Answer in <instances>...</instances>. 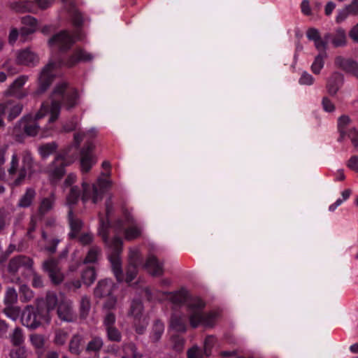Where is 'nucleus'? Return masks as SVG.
<instances>
[{"mask_svg":"<svg viewBox=\"0 0 358 358\" xmlns=\"http://www.w3.org/2000/svg\"><path fill=\"white\" fill-rule=\"evenodd\" d=\"M3 313L12 320L15 321L20 316V308L17 306H6L3 309Z\"/></svg>","mask_w":358,"mask_h":358,"instance_id":"obj_46","label":"nucleus"},{"mask_svg":"<svg viewBox=\"0 0 358 358\" xmlns=\"http://www.w3.org/2000/svg\"><path fill=\"white\" fill-rule=\"evenodd\" d=\"M68 220L71 228V232L69 234V236L70 238H74L81 230L83 227V222L74 215L71 209L69 211Z\"/></svg>","mask_w":358,"mask_h":358,"instance_id":"obj_26","label":"nucleus"},{"mask_svg":"<svg viewBox=\"0 0 358 358\" xmlns=\"http://www.w3.org/2000/svg\"><path fill=\"white\" fill-rule=\"evenodd\" d=\"M358 15V0H352V1L345 5L342 9L338 10L336 21L340 23L344 21L349 15Z\"/></svg>","mask_w":358,"mask_h":358,"instance_id":"obj_22","label":"nucleus"},{"mask_svg":"<svg viewBox=\"0 0 358 358\" xmlns=\"http://www.w3.org/2000/svg\"><path fill=\"white\" fill-rule=\"evenodd\" d=\"M48 275H49L52 282L54 283L55 285L60 284L64 280V275L60 271V268L55 271L53 273L48 274Z\"/></svg>","mask_w":358,"mask_h":358,"instance_id":"obj_55","label":"nucleus"},{"mask_svg":"<svg viewBox=\"0 0 358 358\" xmlns=\"http://www.w3.org/2000/svg\"><path fill=\"white\" fill-rule=\"evenodd\" d=\"M36 195V191L32 187H27L25 189L24 193L20 196L17 206L20 208H28L29 207L35 199Z\"/></svg>","mask_w":358,"mask_h":358,"instance_id":"obj_28","label":"nucleus"},{"mask_svg":"<svg viewBox=\"0 0 358 358\" xmlns=\"http://www.w3.org/2000/svg\"><path fill=\"white\" fill-rule=\"evenodd\" d=\"M145 268L152 276H160L164 273V262H159L153 255L148 256Z\"/></svg>","mask_w":358,"mask_h":358,"instance_id":"obj_20","label":"nucleus"},{"mask_svg":"<svg viewBox=\"0 0 358 358\" xmlns=\"http://www.w3.org/2000/svg\"><path fill=\"white\" fill-rule=\"evenodd\" d=\"M67 337V332L62 329H58L55 331L54 342L56 345H63L66 343Z\"/></svg>","mask_w":358,"mask_h":358,"instance_id":"obj_53","label":"nucleus"},{"mask_svg":"<svg viewBox=\"0 0 358 358\" xmlns=\"http://www.w3.org/2000/svg\"><path fill=\"white\" fill-rule=\"evenodd\" d=\"M124 214L127 223L132 224V226L128 227L124 231L125 239L131 241L141 236L142 233L141 227L137 224H134V218L129 213L124 212Z\"/></svg>","mask_w":358,"mask_h":358,"instance_id":"obj_23","label":"nucleus"},{"mask_svg":"<svg viewBox=\"0 0 358 358\" xmlns=\"http://www.w3.org/2000/svg\"><path fill=\"white\" fill-rule=\"evenodd\" d=\"M343 82V76L342 74L334 72L327 81V90L331 95H335L341 87Z\"/></svg>","mask_w":358,"mask_h":358,"instance_id":"obj_25","label":"nucleus"},{"mask_svg":"<svg viewBox=\"0 0 358 358\" xmlns=\"http://www.w3.org/2000/svg\"><path fill=\"white\" fill-rule=\"evenodd\" d=\"M22 23L24 27L20 30L22 36H27L34 33L37 26V20L30 15L24 16L22 18Z\"/></svg>","mask_w":358,"mask_h":358,"instance_id":"obj_27","label":"nucleus"},{"mask_svg":"<svg viewBox=\"0 0 358 358\" xmlns=\"http://www.w3.org/2000/svg\"><path fill=\"white\" fill-rule=\"evenodd\" d=\"M94 145L87 142L80 151V164L82 173H88L96 163V158L93 154Z\"/></svg>","mask_w":358,"mask_h":358,"instance_id":"obj_12","label":"nucleus"},{"mask_svg":"<svg viewBox=\"0 0 358 358\" xmlns=\"http://www.w3.org/2000/svg\"><path fill=\"white\" fill-rule=\"evenodd\" d=\"M80 196V190L78 186L73 185L71 187L69 193L66 195L68 205H75Z\"/></svg>","mask_w":358,"mask_h":358,"instance_id":"obj_39","label":"nucleus"},{"mask_svg":"<svg viewBox=\"0 0 358 358\" xmlns=\"http://www.w3.org/2000/svg\"><path fill=\"white\" fill-rule=\"evenodd\" d=\"M26 350L24 348H18L15 350H12L10 352L11 358H22L24 357Z\"/></svg>","mask_w":358,"mask_h":358,"instance_id":"obj_63","label":"nucleus"},{"mask_svg":"<svg viewBox=\"0 0 358 358\" xmlns=\"http://www.w3.org/2000/svg\"><path fill=\"white\" fill-rule=\"evenodd\" d=\"M62 241L60 227L54 221H47L41 231V250L49 255L56 253L57 245Z\"/></svg>","mask_w":358,"mask_h":358,"instance_id":"obj_6","label":"nucleus"},{"mask_svg":"<svg viewBox=\"0 0 358 358\" xmlns=\"http://www.w3.org/2000/svg\"><path fill=\"white\" fill-rule=\"evenodd\" d=\"M325 40H331L334 47L338 48L346 45L347 35L345 31L343 28H338L332 34L327 33L324 35Z\"/></svg>","mask_w":358,"mask_h":358,"instance_id":"obj_21","label":"nucleus"},{"mask_svg":"<svg viewBox=\"0 0 358 358\" xmlns=\"http://www.w3.org/2000/svg\"><path fill=\"white\" fill-rule=\"evenodd\" d=\"M307 38L310 41H317L320 37V34L318 29L315 28H310L306 32Z\"/></svg>","mask_w":358,"mask_h":358,"instance_id":"obj_62","label":"nucleus"},{"mask_svg":"<svg viewBox=\"0 0 358 358\" xmlns=\"http://www.w3.org/2000/svg\"><path fill=\"white\" fill-rule=\"evenodd\" d=\"M22 110V105L12 101L10 104V109L8 115V120L9 121H12L21 113Z\"/></svg>","mask_w":358,"mask_h":358,"instance_id":"obj_47","label":"nucleus"},{"mask_svg":"<svg viewBox=\"0 0 358 358\" xmlns=\"http://www.w3.org/2000/svg\"><path fill=\"white\" fill-rule=\"evenodd\" d=\"M78 127V122L76 117L72 118L70 121L63 125V131L70 132L75 130Z\"/></svg>","mask_w":358,"mask_h":358,"instance_id":"obj_60","label":"nucleus"},{"mask_svg":"<svg viewBox=\"0 0 358 358\" xmlns=\"http://www.w3.org/2000/svg\"><path fill=\"white\" fill-rule=\"evenodd\" d=\"M57 315L59 318L64 322H73L75 320V315L71 303L67 300L59 301L57 308Z\"/></svg>","mask_w":358,"mask_h":358,"instance_id":"obj_18","label":"nucleus"},{"mask_svg":"<svg viewBox=\"0 0 358 358\" xmlns=\"http://www.w3.org/2000/svg\"><path fill=\"white\" fill-rule=\"evenodd\" d=\"M215 342V338L212 336H207L204 341V353L206 356H209L210 355V350L212 347L213 346L214 343Z\"/></svg>","mask_w":358,"mask_h":358,"instance_id":"obj_56","label":"nucleus"},{"mask_svg":"<svg viewBox=\"0 0 358 358\" xmlns=\"http://www.w3.org/2000/svg\"><path fill=\"white\" fill-rule=\"evenodd\" d=\"M93 59L94 55L92 53L87 52L84 49L77 48L65 62H63V64L68 68H72L80 62H88L92 61Z\"/></svg>","mask_w":358,"mask_h":358,"instance_id":"obj_14","label":"nucleus"},{"mask_svg":"<svg viewBox=\"0 0 358 358\" xmlns=\"http://www.w3.org/2000/svg\"><path fill=\"white\" fill-rule=\"evenodd\" d=\"M3 301L6 306H12L17 303V293L15 288H7Z\"/></svg>","mask_w":358,"mask_h":358,"instance_id":"obj_41","label":"nucleus"},{"mask_svg":"<svg viewBox=\"0 0 358 358\" xmlns=\"http://www.w3.org/2000/svg\"><path fill=\"white\" fill-rule=\"evenodd\" d=\"M55 200V192H52L48 197L42 199L39 206L40 213L41 214H45L50 211L53 208Z\"/></svg>","mask_w":358,"mask_h":358,"instance_id":"obj_33","label":"nucleus"},{"mask_svg":"<svg viewBox=\"0 0 358 358\" xmlns=\"http://www.w3.org/2000/svg\"><path fill=\"white\" fill-rule=\"evenodd\" d=\"M12 8L17 13H35V3L29 1L15 2L12 4Z\"/></svg>","mask_w":358,"mask_h":358,"instance_id":"obj_30","label":"nucleus"},{"mask_svg":"<svg viewBox=\"0 0 358 358\" xmlns=\"http://www.w3.org/2000/svg\"><path fill=\"white\" fill-rule=\"evenodd\" d=\"M64 158L61 156H57L54 161L49 165L47 171L48 178L51 185L56 186L59 180L66 173Z\"/></svg>","mask_w":358,"mask_h":358,"instance_id":"obj_11","label":"nucleus"},{"mask_svg":"<svg viewBox=\"0 0 358 358\" xmlns=\"http://www.w3.org/2000/svg\"><path fill=\"white\" fill-rule=\"evenodd\" d=\"M31 345L36 349H43L45 345V336L39 334H34L30 335L29 337Z\"/></svg>","mask_w":358,"mask_h":358,"instance_id":"obj_44","label":"nucleus"},{"mask_svg":"<svg viewBox=\"0 0 358 358\" xmlns=\"http://www.w3.org/2000/svg\"><path fill=\"white\" fill-rule=\"evenodd\" d=\"M85 133L84 131H78L73 135V145L78 149L81 142L85 139Z\"/></svg>","mask_w":358,"mask_h":358,"instance_id":"obj_61","label":"nucleus"},{"mask_svg":"<svg viewBox=\"0 0 358 358\" xmlns=\"http://www.w3.org/2000/svg\"><path fill=\"white\" fill-rule=\"evenodd\" d=\"M143 309V306L141 301L134 300L131 306L130 313L134 317H138L141 315Z\"/></svg>","mask_w":358,"mask_h":358,"instance_id":"obj_51","label":"nucleus"},{"mask_svg":"<svg viewBox=\"0 0 358 358\" xmlns=\"http://www.w3.org/2000/svg\"><path fill=\"white\" fill-rule=\"evenodd\" d=\"M170 327L176 331L185 332L186 324L182 317L178 315H173L171 318Z\"/></svg>","mask_w":358,"mask_h":358,"instance_id":"obj_35","label":"nucleus"},{"mask_svg":"<svg viewBox=\"0 0 358 358\" xmlns=\"http://www.w3.org/2000/svg\"><path fill=\"white\" fill-rule=\"evenodd\" d=\"M347 166L349 169L358 173V157L352 156L348 160Z\"/></svg>","mask_w":358,"mask_h":358,"instance_id":"obj_64","label":"nucleus"},{"mask_svg":"<svg viewBox=\"0 0 358 358\" xmlns=\"http://www.w3.org/2000/svg\"><path fill=\"white\" fill-rule=\"evenodd\" d=\"M32 266L33 260L31 258L20 255L12 258L9 261L8 271L14 274L22 268L31 270Z\"/></svg>","mask_w":358,"mask_h":358,"instance_id":"obj_16","label":"nucleus"},{"mask_svg":"<svg viewBox=\"0 0 358 358\" xmlns=\"http://www.w3.org/2000/svg\"><path fill=\"white\" fill-rule=\"evenodd\" d=\"M116 317L114 313H108L103 320V326L106 331L108 341L120 343L122 341V334L115 327Z\"/></svg>","mask_w":358,"mask_h":358,"instance_id":"obj_13","label":"nucleus"},{"mask_svg":"<svg viewBox=\"0 0 358 358\" xmlns=\"http://www.w3.org/2000/svg\"><path fill=\"white\" fill-rule=\"evenodd\" d=\"M115 288V285L111 280L106 279L99 282L94 289L96 297L102 298L110 296Z\"/></svg>","mask_w":358,"mask_h":358,"instance_id":"obj_24","label":"nucleus"},{"mask_svg":"<svg viewBox=\"0 0 358 358\" xmlns=\"http://www.w3.org/2000/svg\"><path fill=\"white\" fill-rule=\"evenodd\" d=\"M104 342L101 336H93L85 347L87 353H99L103 348Z\"/></svg>","mask_w":358,"mask_h":358,"instance_id":"obj_29","label":"nucleus"},{"mask_svg":"<svg viewBox=\"0 0 358 358\" xmlns=\"http://www.w3.org/2000/svg\"><path fill=\"white\" fill-rule=\"evenodd\" d=\"M164 324L159 320H156L152 327L150 335V340L155 343L158 342L164 332Z\"/></svg>","mask_w":358,"mask_h":358,"instance_id":"obj_32","label":"nucleus"},{"mask_svg":"<svg viewBox=\"0 0 358 358\" xmlns=\"http://www.w3.org/2000/svg\"><path fill=\"white\" fill-rule=\"evenodd\" d=\"M10 340L12 343L15 345H21L24 341V336L22 330L20 327H16L10 336Z\"/></svg>","mask_w":358,"mask_h":358,"instance_id":"obj_50","label":"nucleus"},{"mask_svg":"<svg viewBox=\"0 0 358 358\" xmlns=\"http://www.w3.org/2000/svg\"><path fill=\"white\" fill-rule=\"evenodd\" d=\"M28 80L27 76H20L17 78L8 88L4 92V95L15 96L17 99H22L27 96V92L22 90L23 86Z\"/></svg>","mask_w":358,"mask_h":358,"instance_id":"obj_15","label":"nucleus"},{"mask_svg":"<svg viewBox=\"0 0 358 358\" xmlns=\"http://www.w3.org/2000/svg\"><path fill=\"white\" fill-rule=\"evenodd\" d=\"M91 308V303L90 298L84 296L81 298L80 305V317L82 318H86L89 315L90 310Z\"/></svg>","mask_w":358,"mask_h":358,"instance_id":"obj_45","label":"nucleus"},{"mask_svg":"<svg viewBox=\"0 0 358 358\" xmlns=\"http://www.w3.org/2000/svg\"><path fill=\"white\" fill-rule=\"evenodd\" d=\"M326 52H321L317 55L313 63L311 65V70L315 74H319L324 67V59L327 57Z\"/></svg>","mask_w":358,"mask_h":358,"instance_id":"obj_36","label":"nucleus"},{"mask_svg":"<svg viewBox=\"0 0 358 358\" xmlns=\"http://www.w3.org/2000/svg\"><path fill=\"white\" fill-rule=\"evenodd\" d=\"M45 308H43L50 314V311L55 309L58 303L57 295L55 293L49 292L45 299Z\"/></svg>","mask_w":358,"mask_h":358,"instance_id":"obj_42","label":"nucleus"},{"mask_svg":"<svg viewBox=\"0 0 358 358\" xmlns=\"http://www.w3.org/2000/svg\"><path fill=\"white\" fill-rule=\"evenodd\" d=\"M96 272L93 267H87L81 274L83 282L85 285L90 286L96 280Z\"/></svg>","mask_w":358,"mask_h":358,"instance_id":"obj_37","label":"nucleus"},{"mask_svg":"<svg viewBox=\"0 0 358 358\" xmlns=\"http://www.w3.org/2000/svg\"><path fill=\"white\" fill-rule=\"evenodd\" d=\"M81 39L82 36L79 34L73 37L68 31L63 30L50 38L48 45L51 48H57L61 52H66L71 49L76 40Z\"/></svg>","mask_w":358,"mask_h":358,"instance_id":"obj_9","label":"nucleus"},{"mask_svg":"<svg viewBox=\"0 0 358 358\" xmlns=\"http://www.w3.org/2000/svg\"><path fill=\"white\" fill-rule=\"evenodd\" d=\"M84 341V338L82 335L76 334L73 335L71 337L69 345V352L72 354L78 355L81 352L82 345Z\"/></svg>","mask_w":358,"mask_h":358,"instance_id":"obj_31","label":"nucleus"},{"mask_svg":"<svg viewBox=\"0 0 358 358\" xmlns=\"http://www.w3.org/2000/svg\"><path fill=\"white\" fill-rule=\"evenodd\" d=\"M57 148V145L55 142H50L43 144L38 147V152L43 158H46L53 154Z\"/></svg>","mask_w":358,"mask_h":358,"instance_id":"obj_38","label":"nucleus"},{"mask_svg":"<svg viewBox=\"0 0 358 358\" xmlns=\"http://www.w3.org/2000/svg\"><path fill=\"white\" fill-rule=\"evenodd\" d=\"M52 101L49 111L50 117L48 122H54L59 117L61 109V103L55 100L57 96H61L64 104L67 110H71L79 103V94L76 88L70 87L69 83L65 81L58 83L52 91Z\"/></svg>","mask_w":358,"mask_h":358,"instance_id":"obj_2","label":"nucleus"},{"mask_svg":"<svg viewBox=\"0 0 358 358\" xmlns=\"http://www.w3.org/2000/svg\"><path fill=\"white\" fill-rule=\"evenodd\" d=\"M111 185V181L108 179L98 178L96 184L90 185L83 181L82 182L83 194L82 201L85 203L92 201L93 203H97L103 199L105 191Z\"/></svg>","mask_w":358,"mask_h":358,"instance_id":"obj_7","label":"nucleus"},{"mask_svg":"<svg viewBox=\"0 0 358 358\" xmlns=\"http://www.w3.org/2000/svg\"><path fill=\"white\" fill-rule=\"evenodd\" d=\"M36 301V307L31 305L27 306L21 317L22 324L31 330L48 325L51 321L50 314L41 306L43 300L37 299Z\"/></svg>","mask_w":358,"mask_h":358,"instance_id":"obj_4","label":"nucleus"},{"mask_svg":"<svg viewBox=\"0 0 358 358\" xmlns=\"http://www.w3.org/2000/svg\"><path fill=\"white\" fill-rule=\"evenodd\" d=\"M64 66L63 61L54 62L50 60L41 71L38 82V87L35 92L36 95L44 93L51 85L57 76V70Z\"/></svg>","mask_w":358,"mask_h":358,"instance_id":"obj_8","label":"nucleus"},{"mask_svg":"<svg viewBox=\"0 0 358 358\" xmlns=\"http://www.w3.org/2000/svg\"><path fill=\"white\" fill-rule=\"evenodd\" d=\"M100 252L101 250L99 248L96 246L92 247L88 251L84 262L94 263L97 260L98 257L100 255Z\"/></svg>","mask_w":358,"mask_h":358,"instance_id":"obj_48","label":"nucleus"},{"mask_svg":"<svg viewBox=\"0 0 358 358\" xmlns=\"http://www.w3.org/2000/svg\"><path fill=\"white\" fill-rule=\"evenodd\" d=\"M301 85H310L314 82V78L308 73L304 71L299 80Z\"/></svg>","mask_w":358,"mask_h":358,"instance_id":"obj_59","label":"nucleus"},{"mask_svg":"<svg viewBox=\"0 0 358 358\" xmlns=\"http://www.w3.org/2000/svg\"><path fill=\"white\" fill-rule=\"evenodd\" d=\"M351 120L349 116L343 115H341L338 120V129L340 133V137L338 141L341 142L343 141L346 131V127L350 124Z\"/></svg>","mask_w":358,"mask_h":358,"instance_id":"obj_34","label":"nucleus"},{"mask_svg":"<svg viewBox=\"0 0 358 358\" xmlns=\"http://www.w3.org/2000/svg\"><path fill=\"white\" fill-rule=\"evenodd\" d=\"M108 224H105L101 220L99 234L111 250L109 258L112 264L113 271L117 280L121 281L122 280V271L119 255L122 249V240L119 236H115L111 241H108Z\"/></svg>","mask_w":358,"mask_h":358,"instance_id":"obj_5","label":"nucleus"},{"mask_svg":"<svg viewBox=\"0 0 358 358\" xmlns=\"http://www.w3.org/2000/svg\"><path fill=\"white\" fill-rule=\"evenodd\" d=\"M36 165L37 162L29 150L22 152L21 162L17 153L13 152L6 169V181L12 187L21 186L27 179H31L37 173Z\"/></svg>","mask_w":358,"mask_h":358,"instance_id":"obj_1","label":"nucleus"},{"mask_svg":"<svg viewBox=\"0 0 358 358\" xmlns=\"http://www.w3.org/2000/svg\"><path fill=\"white\" fill-rule=\"evenodd\" d=\"M172 348L177 352H181L184 348L185 339L179 336H173L171 338Z\"/></svg>","mask_w":358,"mask_h":358,"instance_id":"obj_52","label":"nucleus"},{"mask_svg":"<svg viewBox=\"0 0 358 358\" xmlns=\"http://www.w3.org/2000/svg\"><path fill=\"white\" fill-rule=\"evenodd\" d=\"M129 263L131 264H139L140 263V255L139 251L137 248H132L129 250Z\"/></svg>","mask_w":358,"mask_h":358,"instance_id":"obj_58","label":"nucleus"},{"mask_svg":"<svg viewBox=\"0 0 358 358\" xmlns=\"http://www.w3.org/2000/svg\"><path fill=\"white\" fill-rule=\"evenodd\" d=\"M16 62L20 65L34 66L39 62V58L30 49L27 48L17 52Z\"/></svg>","mask_w":358,"mask_h":358,"instance_id":"obj_17","label":"nucleus"},{"mask_svg":"<svg viewBox=\"0 0 358 358\" xmlns=\"http://www.w3.org/2000/svg\"><path fill=\"white\" fill-rule=\"evenodd\" d=\"M49 112V106L48 104L43 103L41 109L36 114L34 120H30V121L28 122V119L27 117H23L18 122V124L23 127L24 133L27 136H35L38 134L40 129V127L36 121L43 118Z\"/></svg>","mask_w":358,"mask_h":358,"instance_id":"obj_10","label":"nucleus"},{"mask_svg":"<svg viewBox=\"0 0 358 358\" xmlns=\"http://www.w3.org/2000/svg\"><path fill=\"white\" fill-rule=\"evenodd\" d=\"M335 64L337 67L358 78V64L355 61L338 56L335 58Z\"/></svg>","mask_w":358,"mask_h":358,"instance_id":"obj_19","label":"nucleus"},{"mask_svg":"<svg viewBox=\"0 0 358 358\" xmlns=\"http://www.w3.org/2000/svg\"><path fill=\"white\" fill-rule=\"evenodd\" d=\"M20 300L24 303L30 301L34 296L33 291L27 285L20 286Z\"/></svg>","mask_w":358,"mask_h":358,"instance_id":"obj_43","label":"nucleus"},{"mask_svg":"<svg viewBox=\"0 0 358 358\" xmlns=\"http://www.w3.org/2000/svg\"><path fill=\"white\" fill-rule=\"evenodd\" d=\"M69 13L73 25L76 28H80L84 22L82 14L76 8H72Z\"/></svg>","mask_w":358,"mask_h":358,"instance_id":"obj_40","label":"nucleus"},{"mask_svg":"<svg viewBox=\"0 0 358 358\" xmlns=\"http://www.w3.org/2000/svg\"><path fill=\"white\" fill-rule=\"evenodd\" d=\"M205 303L201 299H194L187 305L189 324L192 328L200 325L211 327L214 325L218 314L215 312L203 313Z\"/></svg>","mask_w":358,"mask_h":358,"instance_id":"obj_3","label":"nucleus"},{"mask_svg":"<svg viewBox=\"0 0 358 358\" xmlns=\"http://www.w3.org/2000/svg\"><path fill=\"white\" fill-rule=\"evenodd\" d=\"M43 268L44 271L48 272V274L55 272V271L59 269L58 266L57 260L55 259L50 258L45 260L43 263Z\"/></svg>","mask_w":358,"mask_h":358,"instance_id":"obj_49","label":"nucleus"},{"mask_svg":"<svg viewBox=\"0 0 358 358\" xmlns=\"http://www.w3.org/2000/svg\"><path fill=\"white\" fill-rule=\"evenodd\" d=\"M138 264H131L129 263L126 274V281L127 282H130L132 281L136 276L137 274V266Z\"/></svg>","mask_w":358,"mask_h":358,"instance_id":"obj_54","label":"nucleus"},{"mask_svg":"<svg viewBox=\"0 0 358 358\" xmlns=\"http://www.w3.org/2000/svg\"><path fill=\"white\" fill-rule=\"evenodd\" d=\"M345 136L351 140L355 147H358V131L355 128H352L346 131Z\"/></svg>","mask_w":358,"mask_h":358,"instance_id":"obj_57","label":"nucleus"}]
</instances>
